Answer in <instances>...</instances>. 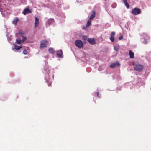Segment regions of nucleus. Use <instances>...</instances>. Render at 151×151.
Listing matches in <instances>:
<instances>
[{"instance_id": "f257e3e1", "label": "nucleus", "mask_w": 151, "mask_h": 151, "mask_svg": "<svg viewBox=\"0 0 151 151\" xmlns=\"http://www.w3.org/2000/svg\"><path fill=\"white\" fill-rule=\"evenodd\" d=\"M76 45L79 48H81L83 46V44L82 41L80 40H77L75 41Z\"/></svg>"}, {"instance_id": "412c9836", "label": "nucleus", "mask_w": 151, "mask_h": 151, "mask_svg": "<svg viewBox=\"0 0 151 151\" xmlns=\"http://www.w3.org/2000/svg\"><path fill=\"white\" fill-rule=\"evenodd\" d=\"M27 51L25 49L23 51V53L24 55L27 54Z\"/></svg>"}, {"instance_id": "f03ea898", "label": "nucleus", "mask_w": 151, "mask_h": 151, "mask_svg": "<svg viewBox=\"0 0 151 151\" xmlns=\"http://www.w3.org/2000/svg\"><path fill=\"white\" fill-rule=\"evenodd\" d=\"M141 10L140 9L135 8L133 9L131 11V13L134 15H137L141 13Z\"/></svg>"}, {"instance_id": "a878e982", "label": "nucleus", "mask_w": 151, "mask_h": 151, "mask_svg": "<svg viewBox=\"0 0 151 151\" xmlns=\"http://www.w3.org/2000/svg\"><path fill=\"white\" fill-rule=\"evenodd\" d=\"M122 38H123V36H121L120 37H119V40H122Z\"/></svg>"}, {"instance_id": "ddd939ff", "label": "nucleus", "mask_w": 151, "mask_h": 151, "mask_svg": "<svg viewBox=\"0 0 151 151\" xmlns=\"http://www.w3.org/2000/svg\"><path fill=\"white\" fill-rule=\"evenodd\" d=\"M54 22V19H50L48 21V23L50 25L53 24Z\"/></svg>"}, {"instance_id": "6e6552de", "label": "nucleus", "mask_w": 151, "mask_h": 151, "mask_svg": "<svg viewBox=\"0 0 151 151\" xmlns=\"http://www.w3.org/2000/svg\"><path fill=\"white\" fill-rule=\"evenodd\" d=\"M116 65H117L118 66H119L120 65V64L118 62H116V63H114L111 64L109 66L111 68H114L115 67Z\"/></svg>"}, {"instance_id": "9b49d317", "label": "nucleus", "mask_w": 151, "mask_h": 151, "mask_svg": "<svg viewBox=\"0 0 151 151\" xmlns=\"http://www.w3.org/2000/svg\"><path fill=\"white\" fill-rule=\"evenodd\" d=\"M96 13L95 11H93L92 14L90 17L89 20H91L94 18L95 17Z\"/></svg>"}, {"instance_id": "0eeeda50", "label": "nucleus", "mask_w": 151, "mask_h": 151, "mask_svg": "<svg viewBox=\"0 0 151 151\" xmlns=\"http://www.w3.org/2000/svg\"><path fill=\"white\" fill-rule=\"evenodd\" d=\"M115 33L114 32H111V36L110 37V40L112 42H114V37L115 35Z\"/></svg>"}, {"instance_id": "393cba45", "label": "nucleus", "mask_w": 151, "mask_h": 151, "mask_svg": "<svg viewBox=\"0 0 151 151\" xmlns=\"http://www.w3.org/2000/svg\"><path fill=\"white\" fill-rule=\"evenodd\" d=\"M96 93L97 96L98 97H100V96H99V92H96Z\"/></svg>"}, {"instance_id": "4468645a", "label": "nucleus", "mask_w": 151, "mask_h": 151, "mask_svg": "<svg viewBox=\"0 0 151 151\" xmlns=\"http://www.w3.org/2000/svg\"><path fill=\"white\" fill-rule=\"evenodd\" d=\"M18 21V19L17 18H16L12 21V23L14 24H16L17 22Z\"/></svg>"}, {"instance_id": "6ab92c4d", "label": "nucleus", "mask_w": 151, "mask_h": 151, "mask_svg": "<svg viewBox=\"0 0 151 151\" xmlns=\"http://www.w3.org/2000/svg\"><path fill=\"white\" fill-rule=\"evenodd\" d=\"M143 37H144V39H147L149 38V36L147 35V34L145 33H144L143 34Z\"/></svg>"}, {"instance_id": "f8f14e48", "label": "nucleus", "mask_w": 151, "mask_h": 151, "mask_svg": "<svg viewBox=\"0 0 151 151\" xmlns=\"http://www.w3.org/2000/svg\"><path fill=\"white\" fill-rule=\"evenodd\" d=\"M129 55L130 58H134V53L130 50L129 51Z\"/></svg>"}, {"instance_id": "39448f33", "label": "nucleus", "mask_w": 151, "mask_h": 151, "mask_svg": "<svg viewBox=\"0 0 151 151\" xmlns=\"http://www.w3.org/2000/svg\"><path fill=\"white\" fill-rule=\"evenodd\" d=\"M88 41L91 45H94L96 44V42L94 38H89L88 39Z\"/></svg>"}, {"instance_id": "20e7f679", "label": "nucleus", "mask_w": 151, "mask_h": 151, "mask_svg": "<svg viewBox=\"0 0 151 151\" xmlns=\"http://www.w3.org/2000/svg\"><path fill=\"white\" fill-rule=\"evenodd\" d=\"M48 42L47 41H44L41 42L40 44V47L41 48L46 47H47Z\"/></svg>"}, {"instance_id": "f3484780", "label": "nucleus", "mask_w": 151, "mask_h": 151, "mask_svg": "<svg viewBox=\"0 0 151 151\" xmlns=\"http://www.w3.org/2000/svg\"><path fill=\"white\" fill-rule=\"evenodd\" d=\"M15 49L17 50H19L22 48L21 46H19L17 45H14Z\"/></svg>"}, {"instance_id": "bb28decb", "label": "nucleus", "mask_w": 151, "mask_h": 151, "mask_svg": "<svg viewBox=\"0 0 151 151\" xmlns=\"http://www.w3.org/2000/svg\"><path fill=\"white\" fill-rule=\"evenodd\" d=\"M123 2L124 3V4L127 2V0H123Z\"/></svg>"}, {"instance_id": "a211bd4d", "label": "nucleus", "mask_w": 151, "mask_h": 151, "mask_svg": "<svg viewBox=\"0 0 151 151\" xmlns=\"http://www.w3.org/2000/svg\"><path fill=\"white\" fill-rule=\"evenodd\" d=\"M49 51L51 54L53 53L54 52V50L52 48H50L49 49Z\"/></svg>"}, {"instance_id": "b1692460", "label": "nucleus", "mask_w": 151, "mask_h": 151, "mask_svg": "<svg viewBox=\"0 0 151 151\" xmlns=\"http://www.w3.org/2000/svg\"><path fill=\"white\" fill-rule=\"evenodd\" d=\"M124 4H125V6H126V7L127 8H129V4H128V3L127 2V3H125Z\"/></svg>"}, {"instance_id": "7ed1b4c3", "label": "nucleus", "mask_w": 151, "mask_h": 151, "mask_svg": "<svg viewBox=\"0 0 151 151\" xmlns=\"http://www.w3.org/2000/svg\"><path fill=\"white\" fill-rule=\"evenodd\" d=\"M143 68V66L141 64H137L134 67L135 70L138 71H142Z\"/></svg>"}, {"instance_id": "dca6fc26", "label": "nucleus", "mask_w": 151, "mask_h": 151, "mask_svg": "<svg viewBox=\"0 0 151 151\" xmlns=\"http://www.w3.org/2000/svg\"><path fill=\"white\" fill-rule=\"evenodd\" d=\"M16 42L17 44H20L22 42H23L22 40L17 39H16Z\"/></svg>"}, {"instance_id": "5701e85b", "label": "nucleus", "mask_w": 151, "mask_h": 151, "mask_svg": "<svg viewBox=\"0 0 151 151\" xmlns=\"http://www.w3.org/2000/svg\"><path fill=\"white\" fill-rule=\"evenodd\" d=\"M82 39L83 40H85L87 39V37L86 36L84 35L82 37Z\"/></svg>"}, {"instance_id": "9d476101", "label": "nucleus", "mask_w": 151, "mask_h": 151, "mask_svg": "<svg viewBox=\"0 0 151 151\" xmlns=\"http://www.w3.org/2000/svg\"><path fill=\"white\" fill-rule=\"evenodd\" d=\"M35 28L37 27L39 23V19L37 17H35Z\"/></svg>"}, {"instance_id": "4be33fe9", "label": "nucleus", "mask_w": 151, "mask_h": 151, "mask_svg": "<svg viewBox=\"0 0 151 151\" xmlns=\"http://www.w3.org/2000/svg\"><path fill=\"white\" fill-rule=\"evenodd\" d=\"M114 49L116 51H118L119 50V48L117 46H114Z\"/></svg>"}, {"instance_id": "423d86ee", "label": "nucleus", "mask_w": 151, "mask_h": 151, "mask_svg": "<svg viewBox=\"0 0 151 151\" xmlns=\"http://www.w3.org/2000/svg\"><path fill=\"white\" fill-rule=\"evenodd\" d=\"M31 12L32 11L31 10L29 9L28 8H26L23 10L22 13L24 15H25L29 13H31Z\"/></svg>"}, {"instance_id": "2eb2a0df", "label": "nucleus", "mask_w": 151, "mask_h": 151, "mask_svg": "<svg viewBox=\"0 0 151 151\" xmlns=\"http://www.w3.org/2000/svg\"><path fill=\"white\" fill-rule=\"evenodd\" d=\"M91 24V20H89L88 21L86 24V27H88L90 26Z\"/></svg>"}, {"instance_id": "aec40b11", "label": "nucleus", "mask_w": 151, "mask_h": 151, "mask_svg": "<svg viewBox=\"0 0 151 151\" xmlns=\"http://www.w3.org/2000/svg\"><path fill=\"white\" fill-rule=\"evenodd\" d=\"M22 38H22V40L23 42H24L27 39V37H26L25 36H23Z\"/></svg>"}, {"instance_id": "cd10ccee", "label": "nucleus", "mask_w": 151, "mask_h": 151, "mask_svg": "<svg viewBox=\"0 0 151 151\" xmlns=\"http://www.w3.org/2000/svg\"><path fill=\"white\" fill-rule=\"evenodd\" d=\"M86 28V27H83V29H85Z\"/></svg>"}, {"instance_id": "1a4fd4ad", "label": "nucleus", "mask_w": 151, "mask_h": 151, "mask_svg": "<svg viewBox=\"0 0 151 151\" xmlns=\"http://www.w3.org/2000/svg\"><path fill=\"white\" fill-rule=\"evenodd\" d=\"M63 52L61 50H59L57 52V55L58 56V57L59 58H61L62 57Z\"/></svg>"}]
</instances>
